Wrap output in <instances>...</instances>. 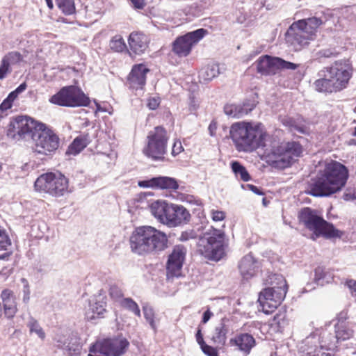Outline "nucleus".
Instances as JSON below:
<instances>
[{
  "label": "nucleus",
  "mask_w": 356,
  "mask_h": 356,
  "mask_svg": "<svg viewBox=\"0 0 356 356\" xmlns=\"http://www.w3.org/2000/svg\"><path fill=\"white\" fill-rule=\"evenodd\" d=\"M229 136L239 152H252L259 147L266 146L264 140L266 134L250 122L233 124L229 129Z\"/></svg>",
  "instance_id": "39448f33"
},
{
  "label": "nucleus",
  "mask_w": 356,
  "mask_h": 356,
  "mask_svg": "<svg viewBox=\"0 0 356 356\" xmlns=\"http://www.w3.org/2000/svg\"><path fill=\"white\" fill-rule=\"evenodd\" d=\"M21 282L23 284V287H22L23 298H22V300H23V302L24 303H28L29 300H30V294H31L29 284V282H28L27 280H26L25 278H22L21 279Z\"/></svg>",
  "instance_id": "de8ad7c7"
},
{
  "label": "nucleus",
  "mask_w": 356,
  "mask_h": 356,
  "mask_svg": "<svg viewBox=\"0 0 356 356\" xmlns=\"http://www.w3.org/2000/svg\"><path fill=\"white\" fill-rule=\"evenodd\" d=\"M220 73V68L218 64L212 63L202 68L200 72L199 76L204 81H210Z\"/></svg>",
  "instance_id": "72a5a7b5"
},
{
  "label": "nucleus",
  "mask_w": 356,
  "mask_h": 356,
  "mask_svg": "<svg viewBox=\"0 0 356 356\" xmlns=\"http://www.w3.org/2000/svg\"><path fill=\"white\" fill-rule=\"evenodd\" d=\"M147 140V145L143 149L145 155L155 161L163 160L168 140L166 130L162 127H156L149 132Z\"/></svg>",
  "instance_id": "4468645a"
},
{
  "label": "nucleus",
  "mask_w": 356,
  "mask_h": 356,
  "mask_svg": "<svg viewBox=\"0 0 356 356\" xmlns=\"http://www.w3.org/2000/svg\"><path fill=\"white\" fill-rule=\"evenodd\" d=\"M160 104L159 98L158 97H150L147 100V106L151 110L156 109Z\"/></svg>",
  "instance_id": "5fc2aeb1"
},
{
  "label": "nucleus",
  "mask_w": 356,
  "mask_h": 356,
  "mask_svg": "<svg viewBox=\"0 0 356 356\" xmlns=\"http://www.w3.org/2000/svg\"><path fill=\"white\" fill-rule=\"evenodd\" d=\"M225 213L222 211L212 209L211 211V216L213 221H222L225 218Z\"/></svg>",
  "instance_id": "3c124183"
},
{
  "label": "nucleus",
  "mask_w": 356,
  "mask_h": 356,
  "mask_svg": "<svg viewBox=\"0 0 356 356\" xmlns=\"http://www.w3.org/2000/svg\"><path fill=\"white\" fill-rule=\"evenodd\" d=\"M109 47L115 52H122L127 49V44L120 35H116L111 38Z\"/></svg>",
  "instance_id": "a19ab883"
},
{
  "label": "nucleus",
  "mask_w": 356,
  "mask_h": 356,
  "mask_svg": "<svg viewBox=\"0 0 356 356\" xmlns=\"http://www.w3.org/2000/svg\"><path fill=\"white\" fill-rule=\"evenodd\" d=\"M34 187L37 191L61 196L67 190L68 180L60 172H47L36 179Z\"/></svg>",
  "instance_id": "f8f14e48"
},
{
  "label": "nucleus",
  "mask_w": 356,
  "mask_h": 356,
  "mask_svg": "<svg viewBox=\"0 0 356 356\" xmlns=\"http://www.w3.org/2000/svg\"><path fill=\"white\" fill-rule=\"evenodd\" d=\"M255 106L250 101L244 102L242 105L227 104L224 107L225 113L233 118H241L248 115Z\"/></svg>",
  "instance_id": "a878e982"
},
{
  "label": "nucleus",
  "mask_w": 356,
  "mask_h": 356,
  "mask_svg": "<svg viewBox=\"0 0 356 356\" xmlns=\"http://www.w3.org/2000/svg\"><path fill=\"white\" fill-rule=\"evenodd\" d=\"M264 284L269 286L268 287H274L276 286V289L288 290V286L285 278L280 274L277 273H268L267 276L264 278Z\"/></svg>",
  "instance_id": "2f4dec72"
},
{
  "label": "nucleus",
  "mask_w": 356,
  "mask_h": 356,
  "mask_svg": "<svg viewBox=\"0 0 356 356\" xmlns=\"http://www.w3.org/2000/svg\"><path fill=\"white\" fill-rule=\"evenodd\" d=\"M134 7L136 9H143L147 3V0H130Z\"/></svg>",
  "instance_id": "bf43d9fd"
},
{
  "label": "nucleus",
  "mask_w": 356,
  "mask_h": 356,
  "mask_svg": "<svg viewBox=\"0 0 356 356\" xmlns=\"http://www.w3.org/2000/svg\"><path fill=\"white\" fill-rule=\"evenodd\" d=\"M166 234L152 226L136 227L129 238V245L133 253L144 256L157 253L168 247Z\"/></svg>",
  "instance_id": "f03ea898"
},
{
  "label": "nucleus",
  "mask_w": 356,
  "mask_h": 356,
  "mask_svg": "<svg viewBox=\"0 0 356 356\" xmlns=\"http://www.w3.org/2000/svg\"><path fill=\"white\" fill-rule=\"evenodd\" d=\"M264 284L269 286L268 287H274L276 286V289L288 290V286L285 278L280 274L277 273H268L267 276L264 278Z\"/></svg>",
  "instance_id": "7c9ffc66"
},
{
  "label": "nucleus",
  "mask_w": 356,
  "mask_h": 356,
  "mask_svg": "<svg viewBox=\"0 0 356 356\" xmlns=\"http://www.w3.org/2000/svg\"><path fill=\"white\" fill-rule=\"evenodd\" d=\"M313 84L315 90L322 93H332L346 87L351 74L347 65L337 61L332 66L320 70Z\"/></svg>",
  "instance_id": "7ed1b4c3"
},
{
  "label": "nucleus",
  "mask_w": 356,
  "mask_h": 356,
  "mask_svg": "<svg viewBox=\"0 0 356 356\" xmlns=\"http://www.w3.org/2000/svg\"><path fill=\"white\" fill-rule=\"evenodd\" d=\"M319 54L322 57H325V58H330V57H332V56H334L337 53L335 51L332 50V49H323L321 50L320 52H319Z\"/></svg>",
  "instance_id": "13d9d810"
},
{
  "label": "nucleus",
  "mask_w": 356,
  "mask_h": 356,
  "mask_svg": "<svg viewBox=\"0 0 356 356\" xmlns=\"http://www.w3.org/2000/svg\"><path fill=\"white\" fill-rule=\"evenodd\" d=\"M231 167L233 172L237 178H240L243 181H248L250 179V175L248 172L239 162L233 161L231 163Z\"/></svg>",
  "instance_id": "4c0bfd02"
},
{
  "label": "nucleus",
  "mask_w": 356,
  "mask_h": 356,
  "mask_svg": "<svg viewBox=\"0 0 356 356\" xmlns=\"http://www.w3.org/2000/svg\"><path fill=\"white\" fill-rule=\"evenodd\" d=\"M288 325L289 321L286 318V312L284 311L277 313L271 322V325L275 326L279 332H282Z\"/></svg>",
  "instance_id": "e433bc0d"
},
{
  "label": "nucleus",
  "mask_w": 356,
  "mask_h": 356,
  "mask_svg": "<svg viewBox=\"0 0 356 356\" xmlns=\"http://www.w3.org/2000/svg\"><path fill=\"white\" fill-rule=\"evenodd\" d=\"M186 248L182 245H175L168 256L166 264L167 277H179L186 255Z\"/></svg>",
  "instance_id": "6ab92c4d"
},
{
  "label": "nucleus",
  "mask_w": 356,
  "mask_h": 356,
  "mask_svg": "<svg viewBox=\"0 0 356 356\" xmlns=\"http://www.w3.org/2000/svg\"><path fill=\"white\" fill-rule=\"evenodd\" d=\"M212 316H213V313L209 309H207L203 314L202 321V323H207Z\"/></svg>",
  "instance_id": "0e129e2a"
},
{
  "label": "nucleus",
  "mask_w": 356,
  "mask_h": 356,
  "mask_svg": "<svg viewBox=\"0 0 356 356\" xmlns=\"http://www.w3.org/2000/svg\"><path fill=\"white\" fill-rule=\"evenodd\" d=\"M275 67L281 70H294L298 67V65L286 61L280 58L277 57V59L275 60Z\"/></svg>",
  "instance_id": "c03bdc74"
},
{
  "label": "nucleus",
  "mask_w": 356,
  "mask_h": 356,
  "mask_svg": "<svg viewBox=\"0 0 356 356\" xmlns=\"http://www.w3.org/2000/svg\"><path fill=\"white\" fill-rule=\"evenodd\" d=\"M33 150L43 155H48L55 152L59 146V138L53 130L44 124V127L38 131L33 138Z\"/></svg>",
  "instance_id": "dca6fc26"
},
{
  "label": "nucleus",
  "mask_w": 356,
  "mask_h": 356,
  "mask_svg": "<svg viewBox=\"0 0 356 356\" xmlns=\"http://www.w3.org/2000/svg\"><path fill=\"white\" fill-rule=\"evenodd\" d=\"M225 234L222 229L211 227L197 241L198 251L211 260L219 261L225 255Z\"/></svg>",
  "instance_id": "9d476101"
},
{
  "label": "nucleus",
  "mask_w": 356,
  "mask_h": 356,
  "mask_svg": "<svg viewBox=\"0 0 356 356\" xmlns=\"http://www.w3.org/2000/svg\"><path fill=\"white\" fill-rule=\"evenodd\" d=\"M245 188L247 189H249L251 191H252L255 194H257V195H261L262 193L261 192V191L255 186L254 185H252V184H247Z\"/></svg>",
  "instance_id": "338daca9"
},
{
  "label": "nucleus",
  "mask_w": 356,
  "mask_h": 356,
  "mask_svg": "<svg viewBox=\"0 0 356 356\" xmlns=\"http://www.w3.org/2000/svg\"><path fill=\"white\" fill-rule=\"evenodd\" d=\"M346 284L350 289L352 296L356 298V281L350 280L346 282Z\"/></svg>",
  "instance_id": "6e6d98bb"
},
{
  "label": "nucleus",
  "mask_w": 356,
  "mask_h": 356,
  "mask_svg": "<svg viewBox=\"0 0 356 356\" xmlns=\"http://www.w3.org/2000/svg\"><path fill=\"white\" fill-rule=\"evenodd\" d=\"M184 150V148L182 147L181 143L180 140H175L173 143L172 148V155L176 156L181 153Z\"/></svg>",
  "instance_id": "864d4df0"
},
{
  "label": "nucleus",
  "mask_w": 356,
  "mask_h": 356,
  "mask_svg": "<svg viewBox=\"0 0 356 356\" xmlns=\"http://www.w3.org/2000/svg\"><path fill=\"white\" fill-rule=\"evenodd\" d=\"M26 88V85L25 83L20 84L14 91L11 92L10 94H14V98H17L18 95L25 90Z\"/></svg>",
  "instance_id": "052dcab7"
},
{
  "label": "nucleus",
  "mask_w": 356,
  "mask_h": 356,
  "mask_svg": "<svg viewBox=\"0 0 356 356\" xmlns=\"http://www.w3.org/2000/svg\"><path fill=\"white\" fill-rule=\"evenodd\" d=\"M227 327L222 323L217 325L211 333V339L217 346H222L227 340Z\"/></svg>",
  "instance_id": "c85d7f7f"
},
{
  "label": "nucleus",
  "mask_w": 356,
  "mask_h": 356,
  "mask_svg": "<svg viewBox=\"0 0 356 356\" xmlns=\"http://www.w3.org/2000/svg\"><path fill=\"white\" fill-rule=\"evenodd\" d=\"M143 311L145 320L149 324L151 328L154 331H156L157 327L154 321V312L153 308L148 305L147 304H145L143 305Z\"/></svg>",
  "instance_id": "37998d69"
},
{
  "label": "nucleus",
  "mask_w": 356,
  "mask_h": 356,
  "mask_svg": "<svg viewBox=\"0 0 356 356\" xmlns=\"http://www.w3.org/2000/svg\"><path fill=\"white\" fill-rule=\"evenodd\" d=\"M195 237V233L193 231L183 232L180 236L181 241H187Z\"/></svg>",
  "instance_id": "680f3d73"
},
{
  "label": "nucleus",
  "mask_w": 356,
  "mask_h": 356,
  "mask_svg": "<svg viewBox=\"0 0 356 356\" xmlns=\"http://www.w3.org/2000/svg\"><path fill=\"white\" fill-rule=\"evenodd\" d=\"M121 306L134 313L138 317H140V310L138 304L131 298H123L120 301Z\"/></svg>",
  "instance_id": "79ce46f5"
},
{
  "label": "nucleus",
  "mask_w": 356,
  "mask_h": 356,
  "mask_svg": "<svg viewBox=\"0 0 356 356\" xmlns=\"http://www.w3.org/2000/svg\"><path fill=\"white\" fill-rule=\"evenodd\" d=\"M10 240L6 233L5 230L0 228V250H7L8 248L10 246Z\"/></svg>",
  "instance_id": "49530a36"
},
{
  "label": "nucleus",
  "mask_w": 356,
  "mask_h": 356,
  "mask_svg": "<svg viewBox=\"0 0 356 356\" xmlns=\"http://www.w3.org/2000/svg\"><path fill=\"white\" fill-rule=\"evenodd\" d=\"M149 209L159 222L170 228L186 225L190 221L191 214L182 205L157 200L150 204Z\"/></svg>",
  "instance_id": "0eeeda50"
},
{
  "label": "nucleus",
  "mask_w": 356,
  "mask_h": 356,
  "mask_svg": "<svg viewBox=\"0 0 356 356\" xmlns=\"http://www.w3.org/2000/svg\"><path fill=\"white\" fill-rule=\"evenodd\" d=\"M275 59H277V57H271L268 55L260 57L257 61L258 72L266 74L272 72L274 68H276Z\"/></svg>",
  "instance_id": "c756f323"
},
{
  "label": "nucleus",
  "mask_w": 356,
  "mask_h": 356,
  "mask_svg": "<svg viewBox=\"0 0 356 356\" xmlns=\"http://www.w3.org/2000/svg\"><path fill=\"white\" fill-rule=\"evenodd\" d=\"M51 104L62 106H86L90 103L89 98L79 88L70 86L62 88L49 99Z\"/></svg>",
  "instance_id": "2eb2a0df"
},
{
  "label": "nucleus",
  "mask_w": 356,
  "mask_h": 356,
  "mask_svg": "<svg viewBox=\"0 0 356 356\" xmlns=\"http://www.w3.org/2000/svg\"><path fill=\"white\" fill-rule=\"evenodd\" d=\"M229 343L232 346L237 347V349L245 355H248L255 346V340L252 335L248 333H241L231 339Z\"/></svg>",
  "instance_id": "393cba45"
},
{
  "label": "nucleus",
  "mask_w": 356,
  "mask_h": 356,
  "mask_svg": "<svg viewBox=\"0 0 356 356\" xmlns=\"http://www.w3.org/2000/svg\"><path fill=\"white\" fill-rule=\"evenodd\" d=\"M207 33L204 29H199L180 36L173 43V51L179 56H188L194 44L202 40Z\"/></svg>",
  "instance_id": "a211bd4d"
},
{
  "label": "nucleus",
  "mask_w": 356,
  "mask_h": 356,
  "mask_svg": "<svg viewBox=\"0 0 356 356\" xmlns=\"http://www.w3.org/2000/svg\"><path fill=\"white\" fill-rule=\"evenodd\" d=\"M58 348L63 350H70V341L67 332L59 330L54 338Z\"/></svg>",
  "instance_id": "58836bf2"
},
{
  "label": "nucleus",
  "mask_w": 356,
  "mask_h": 356,
  "mask_svg": "<svg viewBox=\"0 0 356 356\" xmlns=\"http://www.w3.org/2000/svg\"><path fill=\"white\" fill-rule=\"evenodd\" d=\"M348 178V170L345 165L332 161L324 170L308 186V193L315 197L329 196L340 191Z\"/></svg>",
  "instance_id": "f257e3e1"
},
{
  "label": "nucleus",
  "mask_w": 356,
  "mask_h": 356,
  "mask_svg": "<svg viewBox=\"0 0 356 356\" xmlns=\"http://www.w3.org/2000/svg\"><path fill=\"white\" fill-rule=\"evenodd\" d=\"M199 106V101L194 97L190 98L189 110L191 112H195Z\"/></svg>",
  "instance_id": "4d7b16f0"
},
{
  "label": "nucleus",
  "mask_w": 356,
  "mask_h": 356,
  "mask_svg": "<svg viewBox=\"0 0 356 356\" xmlns=\"http://www.w3.org/2000/svg\"><path fill=\"white\" fill-rule=\"evenodd\" d=\"M302 146L297 142H283L274 145L270 149L265 152L266 161L273 167L284 169L289 167L296 159L301 156Z\"/></svg>",
  "instance_id": "1a4fd4ad"
},
{
  "label": "nucleus",
  "mask_w": 356,
  "mask_h": 356,
  "mask_svg": "<svg viewBox=\"0 0 356 356\" xmlns=\"http://www.w3.org/2000/svg\"><path fill=\"white\" fill-rule=\"evenodd\" d=\"M286 292L283 288L276 289V286L263 289L258 299L262 311L266 314L273 312L284 300Z\"/></svg>",
  "instance_id": "f3484780"
},
{
  "label": "nucleus",
  "mask_w": 356,
  "mask_h": 356,
  "mask_svg": "<svg viewBox=\"0 0 356 356\" xmlns=\"http://www.w3.org/2000/svg\"><path fill=\"white\" fill-rule=\"evenodd\" d=\"M128 42L132 51L136 54H141L148 47L149 38L141 32H133L129 37Z\"/></svg>",
  "instance_id": "bb28decb"
},
{
  "label": "nucleus",
  "mask_w": 356,
  "mask_h": 356,
  "mask_svg": "<svg viewBox=\"0 0 356 356\" xmlns=\"http://www.w3.org/2000/svg\"><path fill=\"white\" fill-rule=\"evenodd\" d=\"M129 346V342L122 337L98 340L90 347L88 356H122Z\"/></svg>",
  "instance_id": "ddd939ff"
},
{
  "label": "nucleus",
  "mask_w": 356,
  "mask_h": 356,
  "mask_svg": "<svg viewBox=\"0 0 356 356\" xmlns=\"http://www.w3.org/2000/svg\"><path fill=\"white\" fill-rule=\"evenodd\" d=\"M106 298L104 294L99 293L88 300V306L85 308L86 318L92 321L97 318L104 317L106 312Z\"/></svg>",
  "instance_id": "aec40b11"
},
{
  "label": "nucleus",
  "mask_w": 356,
  "mask_h": 356,
  "mask_svg": "<svg viewBox=\"0 0 356 356\" xmlns=\"http://www.w3.org/2000/svg\"><path fill=\"white\" fill-rule=\"evenodd\" d=\"M298 219L306 228L313 232V238L323 236L325 238L341 237L343 232L325 220L319 212L309 207L302 209L298 213Z\"/></svg>",
  "instance_id": "6e6552de"
},
{
  "label": "nucleus",
  "mask_w": 356,
  "mask_h": 356,
  "mask_svg": "<svg viewBox=\"0 0 356 356\" xmlns=\"http://www.w3.org/2000/svg\"><path fill=\"white\" fill-rule=\"evenodd\" d=\"M109 295L113 300H118L122 298L123 293L119 286L116 285H112L109 289Z\"/></svg>",
  "instance_id": "8fccbe9b"
},
{
  "label": "nucleus",
  "mask_w": 356,
  "mask_h": 356,
  "mask_svg": "<svg viewBox=\"0 0 356 356\" xmlns=\"http://www.w3.org/2000/svg\"><path fill=\"white\" fill-rule=\"evenodd\" d=\"M23 60L24 56L17 51H10L4 55L0 64V79H3L12 72V66L18 65Z\"/></svg>",
  "instance_id": "b1692460"
},
{
  "label": "nucleus",
  "mask_w": 356,
  "mask_h": 356,
  "mask_svg": "<svg viewBox=\"0 0 356 356\" xmlns=\"http://www.w3.org/2000/svg\"><path fill=\"white\" fill-rule=\"evenodd\" d=\"M202 352L208 356H218V352L216 349L207 344H204L201 346Z\"/></svg>",
  "instance_id": "603ef678"
},
{
  "label": "nucleus",
  "mask_w": 356,
  "mask_h": 356,
  "mask_svg": "<svg viewBox=\"0 0 356 356\" xmlns=\"http://www.w3.org/2000/svg\"><path fill=\"white\" fill-rule=\"evenodd\" d=\"M335 336L338 339V342L339 341H344L349 339L352 336V332L346 330L342 326H339L337 328L334 330Z\"/></svg>",
  "instance_id": "a18cd8bd"
},
{
  "label": "nucleus",
  "mask_w": 356,
  "mask_h": 356,
  "mask_svg": "<svg viewBox=\"0 0 356 356\" xmlns=\"http://www.w3.org/2000/svg\"><path fill=\"white\" fill-rule=\"evenodd\" d=\"M209 131L211 136H215L216 131L217 129V125L215 122H211L209 126Z\"/></svg>",
  "instance_id": "69168bd1"
},
{
  "label": "nucleus",
  "mask_w": 356,
  "mask_h": 356,
  "mask_svg": "<svg viewBox=\"0 0 356 356\" xmlns=\"http://www.w3.org/2000/svg\"><path fill=\"white\" fill-rule=\"evenodd\" d=\"M10 254L8 252H5L3 254H0V260L1 259H6L9 257Z\"/></svg>",
  "instance_id": "774afa93"
},
{
  "label": "nucleus",
  "mask_w": 356,
  "mask_h": 356,
  "mask_svg": "<svg viewBox=\"0 0 356 356\" xmlns=\"http://www.w3.org/2000/svg\"><path fill=\"white\" fill-rule=\"evenodd\" d=\"M195 337H196V341L198 343V344L200 346V347L202 346L204 344H206L204 341L203 336L200 330H197Z\"/></svg>",
  "instance_id": "e2e57ef3"
},
{
  "label": "nucleus",
  "mask_w": 356,
  "mask_h": 356,
  "mask_svg": "<svg viewBox=\"0 0 356 356\" xmlns=\"http://www.w3.org/2000/svg\"><path fill=\"white\" fill-rule=\"evenodd\" d=\"M332 280V275L325 270L322 266L317 267L314 270V281L317 284L324 285L329 283Z\"/></svg>",
  "instance_id": "c9c22d12"
},
{
  "label": "nucleus",
  "mask_w": 356,
  "mask_h": 356,
  "mask_svg": "<svg viewBox=\"0 0 356 356\" xmlns=\"http://www.w3.org/2000/svg\"><path fill=\"white\" fill-rule=\"evenodd\" d=\"M337 343L334 331L316 329L299 343L298 351L301 356H333L330 351L336 349Z\"/></svg>",
  "instance_id": "20e7f679"
},
{
  "label": "nucleus",
  "mask_w": 356,
  "mask_h": 356,
  "mask_svg": "<svg viewBox=\"0 0 356 356\" xmlns=\"http://www.w3.org/2000/svg\"><path fill=\"white\" fill-rule=\"evenodd\" d=\"M149 69L143 64L133 66L127 79V85L131 90H142L146 83V75Z\"/></svg>",
  "instance_id": "412c9836"
},
{
  "label": "nucleus",
  "mask_w": 356,
  "mask_h": 356,
  "mask_svg": "<svg viewBox=\"0 0 356 356\" xmlns=\"http://www.w3.org/2000/svg\"><path fill=\"white\" fill-rule=\"evenodd\" d=\"M90 141V139L88 134H83L76 137L69 146L67 153L73 155L79 154L87 146Z\"/></svg>",
  "instance_id": "473e14b6"
},
{
  "label": "nucleus",
  "mask_w": 356,
  "mask_h": 356,
  "mask_svg": "<svg viewBox=\"0 0 356 356\" xmlns=\"http://www.w3.org/2000/svg\"><path fill=\"white\" fill-rule=\"evenodd\" d=\"M259 268L258 261L251 254L245 255L238 263V269L244 280L253 277Z\"/></svg>",
  "instance_id": "5701e85b"
},
{
  "label": "nucleus",
  "mask_w": 356,
  "mask_h": 356,
  "mask_svg": "<svg viewBox=\"0 0 356 356\" xmlns=\"http://www.w3.org/2000/svg\"><path fill=\"white\" fill-rule=\"evenodd\" d=\"M44 127V124L33 118L18 115L10 122L7 130L8 137L13 140L33 139L38 131Z\"/></svg>",
  "instance_id": "9b49d317"
},
{
  "label": "nucleus",
  "mask_w": 356,
  "mask_h": 356,
  "mask_svg": "<svg viewBox=\"0 0 356 356\" xmlns=\"http://www.w3.org/2000/svg\"><path fill=\"white\" fill-rule=\"evenodd\" d=\"M323 24V21L316 17L294 22L285 34L286 41L294 50L299 51L315 39L317 30Z\"/></svg>",
  "instance_id": "423d86ee"
},
{
  "label": "nucleus",
  "mask_w": 356,
  "mask_h": 356,
  "mask_svg": "<svg viewBox=\"0 0 356 356\" xmlns=\"http://www.w3.org/2000/svg\"><path fill=\"white\" fill-rule=\"evenodd\" d=\"M13 95L14 94H9L8 96L0 104V111L1 113L6 111L8 109L12 107L13 102L15 99Z\"/></svg>",
  "instance_id": "09e8293b"
},
{
  "label": "nucleus",
  "mask_w": 356,
  "mask_h": 356,
  "mask_svg": "<svg viewBox=\"0 0 356 356\" xmlns=\"http://www.w3.org/2000/svg\"><path fill=\"white\" fill-rule=\"evenodd\" d=\"M26 325L29 328L30 334H35L41 341L44 340L46 337L45 332L35 318L30 316L27 319Z\"/></svg>",
  "instance_id": "f704fd0d"
},
{
  "label": "nucleus",
  "mask_w": 356,
  "mask_h": 356,
  "mask_svg": "<svg viewBox=\"0 0 356 356\" xmlns=\"http://www.w3.org/2000/svg\"><path fill=\"white\" fill-rule=\"evenodd\" d=\"M138 186L142 188H155L169 190H176L179 186L177 180L169 177H157L148 180L140 181H138Z\"/></svg>",
  "instance_id": "4be33fe9"
},
{
  "label": "nucleus",
  "mask_w": 356,
  "mask_h": 356,
  "mask_svg": "<svg viewBox=\"0 0 356 356\" xmlns=\"http://www.w3.org/2000/svg\"><path fill=\"white\" fill-rule=\"evenodd\" d=\"M58 8L66 15L75 13L74 0H55Z\"/></svg>",
  "instance_id": "ea45409f"
},
{
  "label": "nucleus",
  "mask_w": 356,
  "mask_h": 356,
  "mask_svg": "<svg viewBox=\"0 0 356 356\" xmlns=\"http://www.w3.org/2000/svg\"><path fill=\"white\" fill-rule=\"evenodd\" d=\"M1 298L3 302V308L5 316L11 318L15 315L17 307L15 297L13 292L9 289L2 291Z\"/></svg>",
  "instance_id": "cd10ccee"
}]
</instances>
